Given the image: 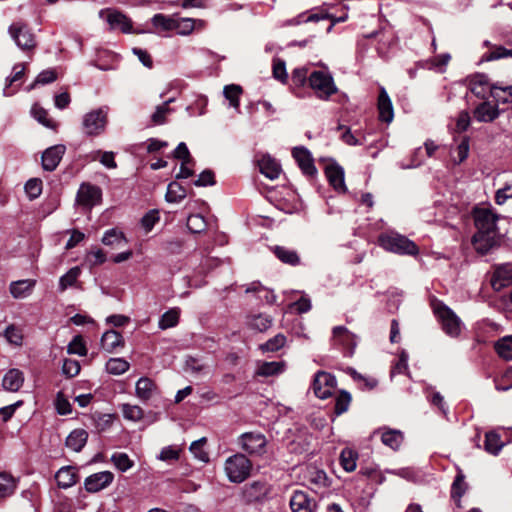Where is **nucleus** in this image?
<instances>
[{
  "label": "nucleus",
  "instance_id": "obj_1",
  "mask_svg": "<svg viewBox=\"0 0 512 512\" xmlns=\"http://www.w3.org/2000/svg\"><path fill=\"white\" fill-rule=\"evenodd\" d=\"M472 215L477 229L472 237V245L478 254L485 255L499 243L497 222L501 217L487 207H475Z\"/></svg>",
  "mask_w": 512,
  "mask_h": 512
},
{
  "label": "nucleus",
  "instance_id": "obj_2",
  "mask_svg": "<svg viewBox=\"0 0 512 512\" xmlns=\"http://www.w3.org/2000/svg\"><path fill=\"white\" fill-rule=\"evenodd\" d=\"M252 467V462L242 453L228 457L224 463V471L228 480L236 484L249 478Z\"/></svg>",
  "mask_w": 512,
  "mask_h": 512
},
{
  "label": "nucleus",
  "instance_id": "obj_3",
  "mask_svg": "<svg viewBox=\"0 0 512 512\" xmlns=\"http://www.w3.org/2000/svg\"><path fill=\"white\" fill-rule=\"evenodd\" d=\"M380 246L386 251L401 255H417L418 246L406 236L390 232L382 234L378 238Z\"/></svg>",
  "mask_w": 512,
  "mask_h": 512
},
{
  "label": "nucleus",
  "instance_id": "obj_4",
  "mask_svg": "<svg viewBox=\"0 0 512 512\" xmlns=\"http://www.w3.org/2000/svg\"><path fill=\"white\" fill-rule=\"evenodd\" d=\"M433 311L447 335L457 337L460 334L461 320L447 305L440 301L435 302Z\"/></svg>",
  "mask_w": 512,
  "mask_h": 512
},
{
  "label": "nucleus",
  "instance_id": "obj_5",
  "mask_svg": "<svg viewBox=\"0 0 512 512\" xmlns=\"http://www.w3.org/2000/svg\"><path fill=\"white\" fill-rule=\"evenodd\" d=\"M309 86L321 100H328L337 92L333 77L323 71H313L308 77Z\"/></svg>",
  "mask_w": 512,
  "mask_h": 512
},
{
  "label": "nucleus",
  "instance_id": "obj_6",
  "mask_svg": "<svg viewBox=\"0 0 512 512\" xmlns=\"http://www.w3.org/2000/svg\"><path fill=\"white\" fill-rule=\"evenodd\" d=\"M238 445L251 456H262L266 453L267 439L259 432H246L239 436Z\"/></svg>",
  "mask_w": 512,
  "mask_h": 512
},
{
  "label": "nucleus",
  "instance_id": "obj_7",
  "mask_svg": "<svg viewBox=\"0 0 512 512\" xmlns=\"http://www.w3.org/2000/svg\"><path fill=\"white\" fill-rule=\"evenodd\" d=\"M106 124L107 111L99 108L83 116L82 130L87 136H97L104 132Z\"/></svg>",
  "mask_w": 512,
  "mask_h": 512
},
{
  "label": "nucleus",
  "instance_id": "obj_8",
  "mask_svg": "<svg viewBox=\"0 0 512 512\" xmlns=\"http://www.w3.org/2000/svg\"><path fill=\"white\" fill-rule=\"evenodd\" d=\"M9 34L17 46L24 51H30L36 47L35 35L31 32L27 24L23 22L11 24Z\"/></svg>",
  "mask_w": 512,
  "mask_h": 512
},
{
  "label": "nucleus",
  "instance_id": "obj_9",
  "mask_svg": "<svg viewBox=\"0 0 512 512\" xmlns=\"http://www.w3.org/2000/svg\"><path fill=\"white\" fill-rule=\"evenodd\" d=\"M337 385L335 376L325 371H318L313 381V391L320 399L332 396Z\"/></svg>",
  "mask_w": 512,
  "mask_h": 512
},
{
  "label": "nucleus",
  "instance_id": "obj_10",
  "mask_svg": "<svg viewBox=\"0 0 512 512\" xmlns=\"http://www.w3.org/2000/svg\"><path fill=\"white\" fill-rule=\"evenodd\" d=\"M102 191L99 187L83 183L81 184L77 193V203L85 208L91 209L93 206L100 203Z\"/></svg>",
  "mask_w": 512,
  "mask_h": 512
},
{
  "label": "nucleus",
  "instance_id": "obj_11",
  "mask_svg": "<svg viewBox=\"0 0 512 512\" xmlns=\"http://www.w3.org/2000/svg\"><path fill=\"white\" fill-rule=\"evenodd\" d=\"M99 16L109 24L111 29H119L123 33H129L131 31L132 23L130 19L117 10H101Z\"/></svg>",
  "mask_w": 512,
  "mask_h": 512
},
{
  "label": "nucleus",
  "instance_id": "obj_12",
  "mask_svg": "<svg viewBox=\"0 0 512 512\" xmlns=\"http://www.w3.org/2000/svg\"><path fill=\"white\" fill-rule=\"evenodd\" d=\"M269 485L265 481H253L242 489V499L246 503L260 502L269 493Z\"/></svg>",
  "mask_w": 512,
  "mask_h": 512
},
{
  "label": "nucleus",
  "instance_id": "obj_13",
  "mask_svg": "<svg viewBox=\"0 0 512 512\" xmlns=\"http://www.w3.org/2000/svg\"><path fill=\"white\" fill-rule=\"evenodd\" d=\"M114 480L110 471H101L88 476L84 481V487L89 493H97L107 488Z\"/></svg>",
  "mask_w": 512,
  "mask_h": 512
},
{
  "label": "nucleus",
  "instance_id": "obj_14",
  "mask_svg": "<svg viewBox=\"0 0 512 512\" xmlns=\"http://www.w3.org/2000/svg\"><path fill=\"white\" fill-rule=\"evenodd\" d=\"M289 505L292 512H313L316 502L306 492L296 490L291 496Z\"/></svg>",
  "mask_w": 512,
  "mask_h": 512
},
{
  "label": "nucleus",
  "instance_id": "obj_15",
  "mask_svg": "<svg viewBox=\"0 0 512 512\" xmlns=\"http://www.w3.org/2000/svg\"><path fill=\"white\" fill-rule=\"evenodd\" d=\"M292 155L305 175L312 177L317 173L311 153L306 148L295 147Z\"/></svg>",
  "mask_w": 512,
  "mask_h": 512
},
{
  "label": "nucleus",
  "instance_id": "obj_16",
  "mask_svg": "<svg viewBox=\"0 0 512 512\" xmlns=\"http://www.w3.org/2000/svg\"><path fill=\"white\" fill-rule=\"evenodd\" d=\"M64 145H55L46 149L42 155V167L46 171H53L59 165L64 153Z\"/></svg>",
  "mask_w": 512,
  "mask_h": 512
},
{
  "label": "nucleus",
  "instance_id": "obj_17",
  "mask_svg": "<svg viewBox=\"0 0 512 512\" xmlns=\"http://www.w3.org/2000/svg\"><path fill=\"white\" fill-rule=\"evenodd\" d=\"M512 284V266L504 264L497 267L491 278V285L495 291L509 287Z\"/></svg>",
  "mask_w": 512,
  "mask_h": 512
},
{
  "label": "nucleus",
  "instance_id": "obj_18",
  "mask_svg": "<svg viewBox=\"0 0 512 512\" xmlns=\"http://www.w3.org/2000/svg\"><path fill=\"white\" fill-rule=\"evenodd\" d=\"M258 166L261 174L270 180L277 179L282 172L279 162L269 154H264L258 159Z\"/></svg>",
  "mask_w": 512,
  "mask_h": 512
},
{
  "label": "nucleus",
  "instance_id": "obj_19",
  "mask_svg": "<svg viewBox=\"0 0 512 512\" xmlns=\"http://www.w3.org/2000/svg\"><path fill=\"white\" fill-rule=\"evenodd\" d=\"M468 86L476 97L486 98L491 92L492 85L489 83L488 77L484 74H476L468 78Z\"/></svg>",
  "mask_w": 512,
  "mask_h": 512
},
{
  "label": "nucleus",
  "instance_id": "obj_20",
  "mask_svg": "<svg viewBox=\"0 0 512 512\" xmlns=\"http://www.w3.org/2000/svg\"><path fill=\"white\" fill-rule=\"evenodd\" d=\"M377 107L379 111V119L386 123L392 122L394 118L393 105L384 87H380Z\"/></svg>",
  "mask_w": 512,
  "mask_h": 512
},
{
  "label": "nucleus",
  "instance_id": "obj_21",
  "mask_svg": "<svg viewBox=\"0 0 512 512\" xmlns=\"http://www.w3.org/2000/svg\"><path fill=\"white\" fill-rule=\"evenodd\" d=\"M379 431L381 433V442L385 446L394 451L400 448L404 440V435L400 430L383 427Z\"/></svg>",
  "mask_w": 512,
  "mask_h": 512
},
{
  "label": "nucleus",
  "instance_id": "obj_22",
  "mask_svg": "<svg viewBox=\"0 0 512 512\" xmlns=\"http://www.w3.org/2000/svg\"><path fill=\"white\" fill-rule=\"evenodd\" d=\"M157 392V385L148 377H141L136 382L135 393L142 401H148Z\"/></svg>",
  "mask_w": 512,
  "mask_h": 512
},
{
  "label": "nucleus",
  "instance_id": "obj_23",
  "mask_svg": "<svg viewBox=\"0 0 512 512\" xmlns=\"http://www.w3.org/2000/svg\"><path fill=\"white\" fill-rule=\"evenodd\" d=\"M325 174L335 190L345 192L344 170L339 165H328Z\"/></svg>",
  "mask_w": 512,
  "mask_h": 512
},
{
  "label": "nucleus",
  "instance_id": "obj_24",
  "mask_svg": "<svg viewBox=\"0 0 512 512\" xmlns=\"http://www.w3.org/2000/svg\"><path fill=\"white\" fill-rule=\"evenodd\" d=\"M35 284L33 279L18 280L10 284L9 290L13 298H25L32 293Z\"/></svg>",
  "mask_w": 512,
  "mask_h": 512
},
{
  "label": "nucleus",
  "instance_id": "obj_25",
  "mask_svg": "<svg viewBox=\"0 0 512 512\" xmlns=\"http://www.w3.org/2000/svg\"><path fill=\"white\" fill-rule=\"evenodd\" d=\"M24 383L23 373L18 369H10L3 377L2 386L10 392L18 391Z\"/></svg>",
  "mask_w": 512,
  "mask_h": 512
},
{
  "label": "nucleus",
  "instance_id": "obj_26",
  "mask_svg": "<svg viewBox=\"0 0 512 512\" xmlns=\"http://www.w3.org/2000/svg\"><path fill=\"white\" fill-rule=\"evenodd\" d=\"M55 479L59 487L66 489L76 484L78 474L75 468L71 466H65L57 471Z\"/></svg>",
  "mask_w": 512,
  "mask_h": 512
},
{
  "label": "nucleus",
  "instance_id": "obj_27",
  "mask_svg": "<svg viewBox=\"0 0 512 512\" xmlns=\"http://www.w3.org/2000/svg\"><path fill=\"white\" fill-rule=\"evenodd\" d=\"M87 439L88 433L84 429H75L67 436L65 444L69 449L80 452Z\"/></svg>",
  "mask_w": 512,
  "mask_h": 512
},
{
  "label": "nucleus",
  "instance_id": "obj_28",
  "mask_svg": "<svg viewBox=\"0 0 512 512\" xmlns=\"http://www.w3.org/2000/svg\"><path fill=\"white\" fill-rule=\"evenodd\" d=\"M274 255L284 264L296 266L300 263V257L295 250L284 246H274L272 248Z\"/></svg>",
  "mask_w": 512,
  "mask_h": 512
},
{
  "label": "nucleus",
  "instance_id": "obj_29",
  "mask_svg": "<svg viewBox=\"0 0 512 512\" xmlns=\"http://www.w3.org/2000/svg\"><path fill=\"white\" fill-rule=\"evenodd\" d=\"M467 489L468 484L465 482V475L462 470L459 469L451 486V497L458 507H460L461 498Z\"/></svg>",
  "mask_w": 512,
  "mask_h": 512
},
{
  "label": "nucleus",
  "instance_id": "obj_30",
  "mask_svg": "<svg viewBox=\"0 0 512 512\" xmlns=\"http://www.w3.org/2000/svg\"><path fill=\"white\" fill-rule=\"evenodd\" d=\"M498 116V110L489 102H483L474 110V117L479 122H491Z\"/></svg>",
  "mask_w": 512,
  "mask_h": 512
},
{
  "label": "nucleus",
  "instance_id": "obj_31",
  "mask_svg": "<svg viewBox=\"0 0 512 512\" xmlns=\"http://www.w3.org/2000/svg\"><path fill=\"white\" fill-rule=\"evenodd\" d=\"M333 339L336 343L348 348L356 345L355 335L344 326H336L333 328Z\"/></svg>",
  "mask_w": 512,
  "mask_h": 512
},
{
  "label": "nucleus",
  "instance_id": "obj_32",
  "mask_svg": "<svg viewBox=\"0 0 512 512\" xmlns=\"http://www.w3.org/2000/svg\"><path fill=\"white\" fill-rule=\"evenodd\" d=\"M122 345L123 337L115 330L105 332L101 338V346L107 352H113L117 347Z\"/></svg>",
  "mask_w": 512,
  "mask_h": 512
},
{
  "label": "nucleus",
  "instance_id": "obj_33",
  "mask_svg": "<svg viewBox=\"0 0 512 512\" xmlns=\"http://www.w3.org/2000/svg\"><path fill=\"white\" fill-rule=\"evenodd\" d=\"M175 19L176 16H168L164 14H155L151 22L153 26L159 31V32H169L174 31L175 26Z\"/></svg>",
  "mask_w": 512,
  "mask_h": 512
},
{
  "label": "nucleus",
  "instance_id": "obj_34",
  "mask_svg": "<svg viewBox=\"0 0 512 512\" xmlns=\"http://www.w3.org/2000/svg\"><path fill=\"white\" fill-rule=\"evenodd\" d=\"M242 93V87L237 84L226 85L223 89L224 97L229 101L230 106L237 111L240 108V96Z\"/></svg>",
  "mask_w": 512,
  "mask_h": 512
},
{
  "label": "nucleus",
  "instance_id": "obj_35",
  "mask_svg": "<svg viewBox=\"0 0 512 512\" xmlns=\"http://www.w3.org/2000/svg\"><path fill=\"white\" fill-rule=\"evenodd\" d=\"M284 370V363L278 361L262 362L258 365L256 374L258 376L269 377L280 374Z\"/></svg>",
  "mask_w": 512,
  "mask_h": 512
},
{
  "label": "nucleus",
  "instance_id": "obj_36",
  "mask_svg": "<svg viewBox=\"0 0 512 512\" xmlns=\"http://www.w3.org/2000/svg\"><path fill=\"white\" fill-rule=\"evenodd\" d=\"M186 197V190L179 183L173 181L168 184L165 199L169 203H178Z\"/></svg>",
  "mask_w": 512,
  "mask_h": 512
},
{
  "label": "nucleus",
  "instance_id": "obj_37",
  "mask_svg": "<svg viewBox=\"0 0 512 512\" xmlns=\"http://www.w3.org/2000/svg\"><path fill=\"white\" fill-rule=\"evenodd\" d=\"M179 317H180V309L179 308H171L170 310L166 311L161 316L158 326L162 330L172 328L178 324Z\"/></svg>",
  "mask_w": 512,
  "mask_h": 512
},
{
  "label": "nucleus",
  "instance_id": "obj_38",
  "mask_svg": "<svg viewBox=\"0 0 512 512\" xmlns=\"http://www.w3.org/2000/svg\"><path fill=\"white\" fill-rule=\"evenodd\" d=\"M358 454L350 448H345L340 454V464L347 472H352L356 469V461Z\"/></svg>",
  "mask_w": 512,
  "mask_h": 512
},
{
  "label": "nucleus",
  "instance_id": "obj_39",
  "mask_svg": "<svg viewBox=\"0 0 512 512\" xmlns=\"http://www.w3.org/2000/svg\"><path fill=\"white\" fill-rule=\"evenodd\" d=\"M495 350L497 354L505 359V360H511L512 359V335H507L501 339H499L495 345Z\"/></svg>",
  "mask_w": 512,
  "mask_h": 512
},
{
  "label": "nucleus",
  "instance_id": "obj_40",
  "mask_svg": "<svg viewBox=\"0 0 512 512\" xmlns=\"http://www.w3.org/2000/svg\"><path fill=\"white\" fill-rule=\"evenodd\" d=\"M16 480L8 473L0 472V498H5L14 493Z\"/></svg>",
  "mask_w": 512,
  "mask_h": 512
},
{
  "label": "nucleus",
  "instance_id": "obj_41",
  "mask_svg": "<svg viewBox=\"0 0 512 512\" xmlns=\"http://www.w3.org/2000/svg\"><path fill=\"white\" fill-rule=\"evenodd\" d=\"M504 446V442L500 439V436L496 432H488L485 435L484 448L488 453L498 454V452Z\"/></svg>",
  "mask_w": 512,
  "mask_h": 512
},
{
  "label": "nucleus",
  "instance_id": "obj_42",
  "mask_svg": "<svg viewBox=\"0 0 512 512\" xmlns=\"http://www.w3.org/2000/svg\"><path fill=\"white\" fill-rule=\"evenodd\" d=\"M130 367V364L123 358H111L106 363V371L112 375H121Z\"/></svg>",
  "mask_w": 512,
  "mask_h": 512
},
{
  "label": "nucleus",
  "instance_id": "obj_43",
  "mask_svg": "<svg viewBox=\"0 0 512 512\" xmlns=\"http://www.w3.org/2000/svg\"><path fill=\"white\" fill-rule=\"evenodd\" d=\"M80 274L81 269L79 267H72L68 272L60 277L59 290L63 292L67 288L73 286L79 278Z\"/></svg>",
  "mask_w": 512,
  "mask_h": 512
},
{
  "label": "nucleus",
  "instance_id": "obj_44",
  "mask_svg": "<svg viewBox=\"0 0 512 512\" xmlns=\"http://www.w3.org/2000/svg\"><path fill=\"white\" fill-rule=\"evenodd\" d=\"M490 95L497 103L505 104L509 101V98L512 97V86L502 87L498 84H493Z\"/></svg>",
  "mask_w": 512,
  "mask_h": 512
},
{
  "label": "nucleus",
  "instance_id": "obj_45",
  "mask_svg": "<svg viewBox=\"0 0 512 512\" xmlns=\"http://www.w3.org/2000/svg\"><path fill=\"white\" fill-rule=\"evenodd\" d=\"M111 461L115 465V467L121 472H126L131 469L134 465L133 460L129 458L126 453L123 452H115L111 456Z\"/></svg>",
  "mask_w": 512,
  "mask_h": 512
},
{
  "label": "nucleus",
  "instance_id": "obj_46",
  "mask_svg": "<svg viewBox=\"0 0 512 512\" xmlns=\"http://www.w3.org/2000/svg\"><path fill=\"white\" fill-rule=\"evenodd\" d=\"M351 395L347 391H340V393L335 398V407L334 412L336 415H341L345 413L350 406L351 403Z\"/></svg>",
  "mask_w": 512,
  "mask_h": 512
},
{
  "label": "nucleus",
  "instance_id": "obj_47",
  "mask_svg": "<svg viewBox=\"0 0 512 512\" xmlns=\"http://www.w3.org/2000/svg\"><path fill=\"white\" fill-rule=\"evenodd\" d=\"M174 31L178 35L188 36L194 31V22L192 18H180L176 16Z\"/></svg>",
  "mask_w": 512,
  "mask_h": 512
},
{
  "label": "nucleus",
  "instance_id": "obj_48",
  "mask_svg": "<svg viewBox=\"0 0 512 512\" xmlns=\"http://www.w3.org/2000/svg\"><path fill=\"white\" fill-rule=\"evenodd\" d=\"M172 101L173 99H169L168 101L156 107V110L151 115V122L154 125H162L165 123L166 116L171 112V109L169 108L168 105Z\"/></svg>",
  "mask_w": 512,
  "mask_h": 512
},
{
  "label": "nucleus",
  "instance_id": "obj_49",
  "mask_svg": "<svg viewBox=\"0 0 512 512\" xmlns=\"http://www.w3.org/2000/svg\"><path fill=\"white\" fill-rule=\"evenodd\" d=\"M206 438L203 437L199 440H196L194 442H192V444L190 445V451L191 453L195 456V458L199 459L200 461L202 462H208L209 461V455L208 453L204 450V446L206 444Z\"/></svg>",
  "mask_w": 512,
  "mask_h": 512
},
{
  "label": "nucleus",
  "instance_id": "obj_50",
  "mask_svg": "<svg viewBox=\"0 0 512 512\" xmlns=\"http://www.w3.org/2000/svg\"><path fill=\"white\" fill-rule=\"evenodd\" d=\"M121 410L124 418L131 421H140L144 416L142 408L137 405L123 404Z\"/></svg>",
  "mask_w": 512,
  "mask_h": 512
},
{
  "label": "nucleus",
  "instance_id": "obj_51",
  "mask_svg": "<svg viewBox=\"0 0 512 512\" xmlns=\"http://www.w3.org/2000/svg\"><path fill=\"white\" fill-rule=\"evenodd\" d=\"M272 319L268 315L259 314L254 316L250 321V326L259 331L264 332L270 328Z\"/></svg>",
  "mask_w": 512,
  "mask_h": 512
},
{
  "label": "nucleus",
  "instance_id": "obj_52",
  "mask_svg": "<svg viewBox=\"0 0 512 512\" xmlns=\"http://www.w3.org/2000/svg\"><path fill=\"white\" fill-rule=\"evenodd\" d=\"M206 222L203 216L199 214L190 215L187 219V228L192 233H200L205 230Z\"/></svg>",
  "mask_w": 512,
  "mask_h": 512
},
{
  "label": "nucleus",
  "instance_id": "obj_53",
  "mask_svg": "<svg viewBox=\"0 0 512 512\" xmlns=\"http://www.w3.org/2000/svg\"><path fill=\"white\" fill-rule=\"evenodd\" d=\"M286 343V337L283 334H277L261 345V349L268 352H275L282 348Z\"/></svg>",
  "mask_w": 512,
  "mask_h": 512
},
{
  "label": "nucleus",
  "instance_id": "obj_54",
  "mask_svg": "<svg viewBox=\"0 0 512 512\" xmlns=\"http://www.w3.org/2000/svg\"><path fill=\"white\" fill-rule=\"evenodd\" d=\"M67 352L69 354H77L79 356H85L87 354V349L82 336L77 335L72 339L67 347Z\"/></svg>",
  "mask_w": 512,
  "mask_h": 512
},
{
  "label": "nucleus",
  "instance_id": "obj_55",
  "mask_svg": "<svg viewBox=\"0 0 512 512\" xmlns=\"http://www.w3.org/2000/svg\"><path fill=\"white\" fill-rule=\"evenodd\" d=\"M512 55V50H508L502 46H496L491 51L482 56V61H493L500 58L509 57Z\"/></svg>",
  "mask_w": 512,
  "mask_h": 512
},
{
  "label": "nucleus",
  "instance_id": "obj_56",
  "mask_svg": "<svg viewBox=\"0 0 512 512\" xmlns=\"http://www.w3.org/2000/svg\"><path fill=\"white\" fill-rule=\"evenodd\" d=\"M206 366L201 362L200 359L188 356L185 360L184 369L192 374H200L205 370Z\"/></svg>",
  "mask_w": 512,
  "mask_h": 512
},
{
  "label": "nucleus",
  "instance_id": "obj_57",
  "mask_svg": "<svg viewBox=\"0 0 512 512\" xmlns=\"http://www.w3.org/2000/svg\"><path fill=\"white\" fill-rule=\"evenodd\" d=\"M495 387L499 391H508L512 387L511 368H507L501 377L495 379Z\"/></svg>",
  "mask_w": 512,
  "mask_h": 512
},
{
  "label": "nucleus",
  "instance_id": "obj_58",
  "mask_svg": "<svg viewBox=\"0 0 512 512\" xmlns=\"http://www.w3.org/2000/svg\"><path fill=\"white\" fill-rule=\"evenodd\" d=\"M25 191L31 199L37 198L42 192V181L37 178L28 180L25 184Z\"/></svg>",
  "mask_w": 512,
  "mask_h": 512
},
{
  "label": "nucleus",
  "instance_id": "obj_59",
  "mask_svg": "<svg viewBox=\"0 0 512 512\" xmlns=\"http://www.w3.org/2000/svg\"><path fill=\"white\" fill-rule=\"evenodd\" d=\"M62 372L69 378L75 377L80 372V363L77 360L65 359L62 366Z\"/></svg>",
  "mask_w": 512,
  "mask_h": 512
},
{
  "label": "nucleus",
  "instance_id": "obj_60",
  "mask_svg": "<svg viewBox=\"0 0 512 512\" xmlns=\"http://www.w3.org/2000/svg\"><path fill=\"white\" fill-rule=\"evenodd\" d=\"M32 114L40 123L44 126L53 128L54 123L48 118V112L40 106L34 105L32 108Z\"/></svg>",
  "mask_w": 512,
  "mask_h": 512
},
{
  "label": "nucleus",
  "instance_id": "obj_61",
  "mask_svg": "<svg viewBox=\"0 0 512 512\" xmlns=\"http://www.w3.org/2000/svg\"><path fill=\"white\" fill-rule=\"evenodd\" d=\"M159 221L158 211L151 210L146 213L141 219V225L146 232H150L154 225Z\"/></svg>",
  "mask_w": 512,
  "mask_h": 512
},
{
  "label": "nucleus",
  "instance_id": "obj_62",
  "mask_svg": "<svg viewBox=\"0 0 512 512\" xmlns=\"http://www.w3.org/2000/svg\"><path fill=\"white\" fill-rule=\"evenodd\" d=\"M57 79V74L54 70H44L41 73L38 74L36 77L34 83L31 85V88H33L37 84H49L54 82Z\"/></svg>",
  "mask_w": 512,
  "mask_h": 512
},
{
  "label": "nucleus",
  "instance_id": "obj_63",
  "mask_svg": "<svg viewBox=\"0 0 512 512\" xmlns=\"http://www.w3.org/2000/svg\"><path fill=\"white\" fill-rule=\"evenodd\" d=\"M273 76L282 83L286 82L288 75L286 72V66L284 61L280 59L273 61Z\"/></svg>",
  "mask_w": 512,
  "mask_h": 512
},
{
  "label": "nucleus",
  "instance_id": "obj_64",
  "mask_svg": "<svg viewBox=\"0 0 512 512\" xmlns=\"http://www.w3.org/2000/svg\"><path fill=\"white\" fill-rule=\"evenodd\" d=\"M123 240V234L115 229H110L105 232L102 242L104 245H113Z\"/></svg>",
  "mask_w": 512,
  "mask_h": 512
}]
</instances>
